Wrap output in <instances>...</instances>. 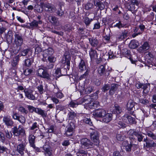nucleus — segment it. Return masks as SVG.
Segmentation results:
<instances>
[{
  "mask_svg": "<svg viewBox=\"0 0 156 156\" xmlns=\"http://www.w3.org/2000/svg\"><path fill=\"white\" fill-rule=\"evenodd\" d=\"M138 87H137V88H142L143 89V92L144 93L146 94L148 93V90H147V86L146 85L140 83H138Z\"/></svg>",
  "mask_w": 156,
  "mask_h": 156,
  "instance_id": "nucleus-39",
  "label": "nucleus"
},
{
  "mask_svg": "<svg viewBox=\"0 0 156 156\" xmlns=\"http://www.w3.org/2000/svg\"><path fill=\"white\" fill-rule=\"evenodd\" d=\"M91 98L89 96L85 97L82 99V103H85L88 104V107L90 109H94L99 105V102L97 101H94L89 102L91 101Z\"/></svg>",
  "mask_w": 156,
  "mask_h": 156,
  "instance_id": "nucleus-3",
  "label": "nucleus"
},
{
  "mask_svg": "<svg viewBox=\"0 0 156 156\" xmlns=\"http://www.w3.org/2000/svg\"><path fill=\"white\" fill-rule=\"evenodd\" d=\"M123 119L125 122L127 124H133L135 122V118L127 114L124 115Z\"/></svg>",
  "mask_w": 156,
  "mask_h": 156,
  "instance_id": "nucleus-15",
  "label": "nucleus"
},
{
  "mask_svg": "<svg viewBox=\"0 0 156 156\" xmlns=\"http://www.w3.org/2000/svg\"><path fill=\"white\" fill-rule=\"evenodd\" d=\"M42 50L41 48L38 46H36L35 50V53L36 54H37L41 52Z\"/></svg>",
  "mask_w": 156,
  "mask_h": 156,
  "instance_id": "nucleus-63",
  "label": "nucleus"
},
{
  "mask_svg": "<svg viewBox=\"0 0 156 156\" xmlns=\"http://www.w3.org/2000/svg\"><path fill=\"white\" fill-rule=\"evenodd\" d=\"M43 152L45 156H52V150L48 145L45 144L43 147Z\"/></svg>",
  "mask_w": 156,
  "mask_h": 156,
  "instance_id": "nucleus-10",
  "label": "nucleus"
},
{
  "mask_svg": "<svg viewBox=\"0 0 156 156\" xmlns=\"http://www.w3.org/2000/svg\"><path fill=\"white\" fill-rule=\"evenodd\" d=\"M121 52L125 57L130 58L132 63L136 64V61H133L132 59L130 58V52L128 50L126 49L125 48L122 50Z\"/></svg>",
  "mask_w": 156,
  "mask_h": 156,
  "instance_id": "nucleus-19",
  "label": "nucleus"
},
{
  "mask_svg": "<svg viewBox=\"0 0 156 156\" xmlns=\"http://www.w3.org/2000/svg\"><path fill=\"white\" fill-rule=\"evenodd\" d=\"M33 72V70L32 69H27L24 71V73L25 75H29L30 74Z\"/></svg>",
  "mask_w": 156,
  "mask_h": 156,
  "instance_id": "nucleus-56",
  "label": "nucleus"
},
{
  "mask_svg": "<svg viewBox=\"0 0 156 156\" xmlns=\"http://www.w3.org/2000/svg\"><path fill=\"white\" fill-rule=\"evenodd\" d=\"M12 32L9 31L8 32V34L6 36V40L8 42H11L12 41L13 36L11 34Z\"/></svg>",
  "mask_w": 156,
  "mask_h": 156,
  "instance_id": "nucleus-42",
  "label": "nucleus"
},
{
  "mask_svg": "<svg viewBox=\"0 0 156 156\" xmlns=\"http://www.w3.org/2000/svg\"><path fill=\"white\" fill-rule=\"evenodd\" d=\"M147 135L149 137H151L153 140H156V135L154 134L152 132L149 131L147 132Z\"/></svg>",
  "mask_w": 156,
  "mask_h": 156,
  "instance_id": "nucleus-49",
  "label": "nucleus"
},
{
  "mask_svg": "<svg viewBox=\"0 0 156 156\" xmlns=\"http://www.w3.org/2000/svg\"><path fill=\"white\" fill-rule=\"evenodd\" d=\"M67 130L66 132V134L67 136H69L72 135L73 131L75 128V125L73 123L71 122L67 126Z\"/></svg>",
  "mask_w": 156,
  "mask_h": 156,
  "instance_id": "nucleus-12",
  "label": "nucleus"
},
{
  "mask_svg": "<svg viewBox=\"0 0 156 156\" xmlns=\"http://www.w3.org/2000/svg\"><path fill=\"white\" fill-rule=\"evenodd\" d=\"M5 136L7 138L10 139L12 138V135L11 132L9 131L8 130H5Z\"/></svg>",
  "mask_w": 156,
  "mask_h": 156,
  "instance_id": "nucleus-57",
  "label": "nucleus"
},
{
  "mask_svg": "<svg viewBox=\"0 0 156 156\" xmlns=\"http://www.w3.org/2000/svg\"><path fill=\"white\" fill-rule=\"evenodd\" d=\"M129 47L132 49H136V44L135 40H132L129 44Z\"/></svg>",
  "mask_w": 156,
  "mask_h": 156,
  "instance_id": "nucleus-44",
  "label": "nucleus"
},
{
  "mask_svg": "<svg viewBox=\"0 0 156 156\" xmlns=\"http://www.w3.org/2000/svg\"><path fill=\"white\" fill-rule=\"evenodd\" d=\"M19 55H16L12 62V65L13 67H15L17 66L20 60Z\"/></svg>",
  "mask_w": 156,
  "mask_h": 156,
  "instance_id": "nucleus-35",
  "label": "nucleus"
},
{
  "mask_svg": "<svg viewBox=\"0 0 156 156\" xmlns=\"http://www.w3.org/2000/svg\"><path fill=\"white\" fill-rule=\"evenodd\" d=\"M149 48V44L147 42H146L144 43L142 46L139 48L138 51L139 52H142L148 50Z\"/></svg>",
  "mask_w": 156,
  "mask_h": 156,
  "instance_id": "nucleus-24",
  "label": "nucleus"
},
{
  "mask_svg": "<svg viewBox=\"0 0 156 156\" xmlns=\"http://www.w3.org/2000/svg\"><path fill=\"white\" fill-rule=\"evenodd\" d=\"M70 60L69 55L68 52H65L62 59V63L65 64V66H66L67 69H69V68Z\"/></svg>",
  "mask_w": 156,
  "mask_h": 156,
  "instance_id": "nucleus-6",
  "label": "nucleus"
},
{
  "mask_svg": "<svg viewBox=\"0 0 156 156\" xmlns=\"http://www.w3.org/2000/svg\"><path fill=\"white\" fill-rule=\"evenodd\" d=\"M62 75V74L61 73V69L60 68H58L53 73V76H51L54 77V79L55 77L57 79Z\"/></svg>",
  "mask_w": 156,
  "mask_h": 156,
  "instance_id": "nucleus-30",
  "label": "nucleus"
},
{
  "mask_svg": "<svg viewBox=\"0 0 156 156\" xmlns=\"http://www.w3.org/2000/svg\"><path fill=\"white\" fill-rule=\"evenodd\" d=\"M26 120V118L24 116L22 115H20L19 116L17 120L23 124L25 123Z\"/></svg>",
  "mask_w": 156,
  "mask_h": 156,
  "instance_id": "nucleus-55",
  "label": "nucleus"
},
{
  "mask_svg": "<svg viewBox=\"0 0 156 156\" xmlns=\"http://www.w3.org/2000/svg\"><path fill=\"white\" fill-rule=\"evenodd\" d=\"M94 5L98 6L100 10H101L104 9L105 7L104 4L99 0H94Z\"/></svg>",
  "mask_w": 156,
  "mask_h": 156,
  "instance_id": "nucleus-25",
  "label": "nucleus"
},
{
  "mask_svg": "<svg viewBox=\"0 0 156 156\" xmlns=\"http://www.w3.org/2000/svg\"><path fill=\"white\" fill-rule=\"evenodd\" d=\"M86 72L85 73L81 76L80 78L82 79L83 78H86L88 75L90 71V70L89 68L86 69Z\"/></svg>",
  "mask_w": 156,
  "mask_h": 156,
  "instance_id": "nucleus-50",
  "label": "nucleus"
},
{
  "mask_svg": "<svg viewBox=\"0 0 156 156\" xmlns=\"http://www.w3.org/2000/svg\"><path fill=\"white\" fill-rule=\"evenodd\" d=\"M93 90V89L91 86H88L85 89V92L86 94L90 93Z\"/></svg>",
  "mask_w": 156,
  "mask_h": 156,
  "instance_id": "nucleus-59",
  "label": "nucleus"
},
{
  "mask_svg": "<svg viewBox=\"0 0 156 156\" xmlns=\"http://www.w3.org/2000/svg\"><path fill=\"white\" fill-rule=\"evenodd\" d=\"M36 113L41 115L43 117H46L47 113L45 112V111L40 108H37Z\"/></svg>",
  "mask_w": 156,
  "mask_h": 156,
  "instance_id": "nucleus-36",
  "label": "nucleus"
},
{
  "mask_svg": "<svg viewBox=\"0 0 156 156\" xmlns=\"http://www.w3.org/2000/svg\"><path fill=\"white\" fill-rule=\"evenodd\" d=\"M18 110L23 113L27 114L28 112L25 108L23 107H20L18 108Z\"/></svg>",
  "mask_w": 156,
  "mask_h": 156,
  "instance_id": "nucleus-64",
  "label": "nucleus"
},
{
  "mask_svg": "<svg viewBox=\"0 0 156 156\" xmlns=\"http://www.w3.org/2000/svg\"><path fill=\"white\" fill-rule=\"evenodd\" d=\"M128 134L131 136L129 137V138L133 140L136 136V133L133 129H130L128 132Z\"/></svg>",
  "mask_w": 156,
  "mask_h": 156,
  "instance_id": "nucleus-33",
  "label": "nucleus"
},
{
  "mask_svg": "<svg viewBox=\"0 0 156 156\" xmlns=\"http://www.w3.org/2000/svg\"><path fill=\"white\" fill-rule=\"evenodd\" d=\"M42 23V20L37 21L36 20H34L30 23V26L32 28H38L39 27L38 25L41 24Z\"/></svg>",
  "mask_w": 156,
  "mask_h": 156,
  "instance_id": "nucleus-21",
  "label": "nucleus"
},
{
  "mask_svg": "<svg viewBox=\"0 0 156 156\" xmlns=\"http://www.w3.org/2000/svg\"><path fill=\"white\" fill-rule=\"evenodd\" d=\"M136 5V0H132L131 2H128L127 5L128 9L130 11H133L135 9V5Z\"/></svg>",
  "mask_w": 156,
  "mask_h": 156,
  "instance_id": "nucleus-22",
  "label": "nucleus"
},
{
  "mask_svg": "<svg viewBox=\"0 0 156 156\" xmlns=\"http://www.w3.org/2000/svg\"><path fill=\"white\" fill-rule=\"evenodd\" d=\"M90 137L93 142L86 138H83L81 140V144L84 147L88 148L92 147L93 145L97 146L99 145L100 140L99 138V133L97 130H93L90 133Z\"/></svg>",
  "mask_w": 156,
  "mask_h": 156,
  "instance_id": "nucleus-1",
  "label": "nucleus"
},
{
  "mask_svg": "<svg viewBox=\"0 0 156 156\" xmlns=\"http://www.w3.org/2000/svg\"><path fill=\"white\" fill-rule=\"evenodd\" d=\"M27 143L26 142L23 141L21 144H19L17 147V151L21 155H23L24 154V151H26L27 149L26 147Z\"/></svg>",
  "mask_w": 156,
  "mask_h": 156,
  "instance_id": "nucleus-7",
  "label": "nucleus"
},
{
  "mask_svg": "<svg viewBox=\"0 0 156 156\" xmlns=\"http://www.w3.org/2000/svg\"><path fill=\"white\" fill-rule=\"evenodd\" d=\"M114 106L115 108L114 110V112H116V113L117 114L120 113L122 112V109L121 107L117 104L115 105Z\"/></svg>",
  "mask_w": 156,
  "mask_h": 156,
  "instance_id": "nucleus-48",
  "label": "nucleus"
},
{
  "mask_svg": "<svg viewBox=\"0 0 156 156\" xmlns=\"http://www.w3.org/2000/svg\"><path fill=\"white\" fill-rule=\"evenodd\" d=\"M110 30L109 29L106 28L105 30V28L103 30L104 33L106 34L107 36H106V39L108 41H109L110 39V37L109 36H108L107 35H110Z\"/></svg>",
  "mask_w": 156,
  "mask_h": 156,
  "instance_id": "nucleus-43",
  "label": "nucleus"
},
{
  "mask_svg": "<svg viewBox=\"0 0 156 156\" xmlns=\"http://www.w3.org/2000/svg\"><path fill=\"white\" fill-rule=\"evenodd\" d=\"M134 106V103L133 101L131 100H129L127 105V109L129 111L133 110V108L135 109Z\"/></svg>",
  "mask_w": 156,
  "mask_h": 156,
  "instance_id": "nucleus-31",
  "label": "nucleus"
},
{
  "mask_svg": "<svg viewBox=\"0 0 156 156\" xmlns=\"http://www.w3.org/2000/svg\"><path fill=\"white\" fill-rule=\"evenodd\" d=\"M83 120L84 122L89 125H90V126H92L93 125L92 122H91V119L89 118V119L86 118H85L83 119Z\"/></svg>",
  "mask_w": 156,
  "mask_h": 156,
  "instance_id": "nucleus-52",
  "label": "nucleus"
},
{
  "mask_svg": "<svg viewBox=\"0 0 156 156\" xmlns=\"http://www.w3.org/2000/svg\"><path fill=\"white\" fill-rule=\"evenodd\" d=\"M92 19H90L88 17L84 18L83 22L86 25V27L89 26L91 22L92 21Z\"/></svg>",
  "mask_w": 156,
  "mask_h": 156,
  "instance_id": "nucleus-45",
  "label": "nucleus"
},
{
  "mask_svg": "<svg viewBox=\"0 0 156 156\" xmlns=\"http://www.w3.org/2000/svg\"><path fill=\"white\" fill-rule=\"evenodd\" d=\"M116 138L117 139L119 140L122 141L124 140L125 137L122 133L118 134L116 135Z\"/></svg>",
  "mask_w": 156,
  "mask_h": 156,
  "instance_id": "nucleus-51",
  "label": "nucleus"
},
{
  "mask_svg": "<svg viewBox=\"0 0 156 156\" xmlns=\"http://www.w3.org/2000/svg\"><path fill=\"white\" fill-rule=\"evenodd\" d=\"M78 68L79 71L82 72L84 70H86V66L84 61L82 59H81L80 62L79 63Z\"/></svg>",
  "mask_w": 156,
  "mask_h": 156,
  "instance_id": "nucleus-27",
  "label": "nucleus"
},
{
  "mask_svg": "<svg viewBox=\"0 0 156 156\" xmlns=\"http://www.w3.org/2000/svg\"><path fill=\"white\" fill-rule=\"evenodd\" d=\"M113 115L112 114L106 112V114L103 117L102 121L105 123H108L112 119Z\"/></svg>",
  "mask_w": 156,
  "mask_h": 156,
  "instance_id": "nucleus-17",
  "label": "nucleus"
},
{
  "mask_svg": "<svg viewBox=\"0 0 156 156\" xmlns=\"http://www.w3.org/2000/svg\"><path fill=\"white\" fill-rule=\"evenodd\" d=\"M144 141L146 143V147H154L156 146V143L153 140H148L144 139Z\"/></svg>",
  "mask_w": 156,
  "mask_h": 156,
  "instance_id": "nucleus-32",
  "label": "nucleus"
},
{
  "mask_svg": "<svg viewBox=\"0 0 156 156\" xmlns=\"http://www.w3.org/2000/svg\"><path fill=\"white\" fill-rule=\"evenodd\" d=\"M98 73L101 75H103L105 78H107L109 75V71H106L105 67L103 65H101L98 69Z\"/></svg>",
  "mask_w": 156,
  "mask_h": 156,
  "instance_id": "nucleus-8",
  "label": "nucleus"
},
{
  "mask_svg": "<svg viewBox=\"0 0 156 156\" xmlns=\"http://www.w3.org/2000/svg\"><path fill=\"white\" fill-rule=\"evenodd\" d=\"M30 51V48H27L22 51L18 55H19V58L21 56H27L28 53Z\"/></svg>",
  "mask_w": 156,
  "mask_h": 156,
  "instance_id": "nucleus-37",
  "label": "nucleus"
},
{
  "mask_svg": "<svg viewBox=\"0 0 156 156\" xmlns=\"http://www.w3.org/2000/svg\"><path fill=\"white\" fill-rule=\"evenodd\" d=\"M24 92L26 96L29 99L33 100H34L37 99L34 94L35 93L31 90L25 89L24 90Z\"/></svg>",
  "mask_w": 156,
  "mask_h": 156,
  "instance_id": "nucleus-11",
  "label": "nucleus"
},
{
  "mask_svg": "<svg viewBox=\"0 0 156 156\" xmlns=\"http://www.w3.org/2000/svg\"><path fill=\"white\" fill-rule=\"evenodd\" d=\"M54 51L53 49L51 48H49L46 49L43 52V56L44 58L43 61H44V58L46 59L50 55H52L54 53Z\"/></svg>",
  "mask_w": 156,
  "mask_h": 156,
  "instance_id": "nucleus-14",
  "label": "nucleus"
},
{
  "mask_svg": "<svg viewBox=\"0 0 156 156\" xmlns=\"http://www.w3.org/2000/svg\"><path fill=\"white\" fill-rule=\"evenodd\" d=\"M87 152L82 150H79L77 153V155L79 156L78 154H83V156H87Z\"/></svg>",
  "mask_w": 156,
  "mask_h": 156,
  "instance_id": "nucleus-61",
  "label": "nucleus"
},
{
  "mask_svg": "<svg viewBox=\"0 0 156 156\" xmlns=\"http://www.w3.org/2000/svg\"><path fill=\"white\" fill-rule=\"evenodd\" d=\"M118 87V84L115 83L112 84L111 86V88H110L109 94L111 95L114 94L117 90Z\"/></svg>",
  "mask_w": 156,
  "mask_h": 156,
  "instance_id": "nucleus-23",
  "label": "nucleus"
},
{
  "mask_svg": "<svg viewBox=\"0 0 156 156\" xmlns=\"http://www.w3.org/2000/svg\"><path fill=\"white\" fill-rule=\"evenodd\" d=\"M68 116L69 120H73L76 118L77 114L76 113L72 110L69 112L68 114Z\"/></svg>",
  "mask_w": 156,
  "mask_h": 156,
  "instance_id": "nucleus-28",
  "label": "nucleus"
},
{
  "mask_svg": "<svg viewBox=\"0 0 156 156\" xmlns=\"http://www.w3.org/2000/svg\"><path fill=\"white\" fill-rule=\"evenodd\" d=\"M6 140V138L4 134L0 131V141L4 143Z\"/></svg>",
  "mask_w": 156,
  "mask_h": 156,
  "instance_id": "nucleus-54",
  "label": "nucleus"
},
{
  "mask_svg": "<svg viewBox=\"0 0 156 156\" xmlns=\"http://www.w3.org/2000/svg\"><path fill=\"white\" fill-rule=\"evenodd\" d=\"M12 131L13 134L16 136H23L25 135V131L23 128L19 129L17 126H14L12 129Z\"/></svg>",
  "mask_w": 156,
  "mask_h": 156,
  "instance_id": "nucleus-5",
  "label": "nucleus"
},
{
  "mask_svg": "<svg viewBox=\"0 0 156 156\" xmlns=\"http://www.w3.org/2000/svg\"><path fill=\"white\" fill-rule=\"evenodd\" d=\"M48 57V60L49 62L54 63L56 60V58L54 56L50 55Z\"/></svg>",
  "mask_w": 156,
  "mask_h": 156,
  "instance_id": "nucleus-46",
  "label": "nucleus"
},
{
  "mask_svg": "<svg viewBox=\"0 0 156 156\" xmlns=\"http://www.w3.org/2000/svg\"><path fill=\"white\" fill-rule=\"evenodd\" d=\"M14 37L16 45L18 46H21L23 43V38L22 35L20 34H16Z\"/></svg>",
  "mask_w": 156,
  "mask_h": 156,
  "instance_id": "nucleus-13",
  "label": "nucleus"
},
{
  "mask_svg": "<svg viewBox=\"0 0 156 156\" xmlns=\"http://www.w3.org/2000/svg\"><path fill=\"white\" fill-rule=\"evenodd\" d=\"M39 125L37 122L33 123L31 126H30V129L31 130H35L36 131H38L39 129Z\"/></svg>",
  "mask_w": 156,
  "mask_h": 156,
  "instance_id": "nucleus-40",
  "label": "nucleus"
},
{
  "mask_svg": "<svg viewBox=\"0 0 156 156\" xmlns=\"http://www.w3.org/2000/svg\"><path fill=\"white\" fill-rule=\"evenodd\" d=\"M37 74L40 77L46 79L50 82H51L54 80V77L50 75L43 68H39L37 71Z\"/></svg>",
  "mask_w": 156,
  "mask_h": 156,
  "instance_id": "nucleus-2",
  "label": "nucleus"
},
{
  "mask_svg": "<svg viewBox=\"0 0 156 156\" xmlns=\"http://www.w3.org/2000/svg\"><path fill=\"white\" fill-rule=\"evenodd\" d=\"M28 109L29 111L31 113L33 112H36L37 108H35L32 106L29 105L28 107Z\"/></svg>",
  "mask_w": 156,
  "mask_h": 156,
  "instance_id": "nucleus-60",
  "label": "nucleus"
},
{
  "mask_svg": "<svg viewBox=\"0 0 156 156\" xmlns=\"http://www.w3.org/2000/svg\"><path fill=\"white\" fill-rule=\"evenodd\" d=\"M3 121L7 126H12L13 124V122L10 116H4Z\"/></svg>",
  "mask_w": 156,
  "mask_h": 156,
  "instance_id": "nucleus-16",
  "label": "nucleus"
},
{
  "mask_svg": "<svg viewBox=\"0 0 156 156\" xmlns=\"http://www.w3.org/2000/svg\"><path fill=\"white\" fill-rule=\"evenodd\" d=\"M146 59H148L150 61H152L153 59V56L150 52H148L146 54Z\"/></svg>",
  "mask_w": 156,
  "mask_h": 156,
  "instance_id": "nucleus-58",
  "label": "nucleus"
},
{
  "mask_svg": "<svg viewBox=\"0 0 156 156\" xmlns=\"http://www.w3.org/2000/svg\"><path fill=\"white\" fill-rule=\"evenodd\" d=\"M60 9L57 10L55 13L59 16H61L64 14V12L62 9V6H60L59 7Z\"/></svg>",
  "mask_w": 156,
  "mask_h": 156,
  "instance_id": "nucleus-53",
  "label": "nucleus"
},
{
  "mask_svg": "<svg viewBox=\"0 0 156 156\" xmlns=\"http://www.w3.org/2000/svg\"><path fill=\"white\" fill-rule=\"evenodd\" d=\"M35 136L32 134H30L29 137V141L30 146L32 147H35Z\"/></svg>",
  "mask_w": 156,
  "mask_h": 156,
  "instance_id": "nucleus-26",
  "label": "nucleus"
},
{
  "mask_svg": "<svg viewBox=\"0 0 156 156\" xmlns=\"http://www.w3.org/2000/svg\"><path fill=\"white\" fill-rule=\"evenodd\" d=\"M83 103L82 102L80 103H78L77 101H71L69 104L70 107L72 108H75L79 104Z\"/></svg>",
  "mask_w": 156,
  "mask_h": 156,
  "instance_id": "nucleus-47",
  "label": "nucleus"
},
{
  "mask_svg": "<svg viewBox=\"0 0 156 156\" xmlns=\"http://www.w3.org/2000/svg\"><path fill=\"white\" fill-rule=\"evenodd\" d=\"M110 86L109 84H105L102 88V90L104 92L110 89Z\"/></svg>",
  "mask_w": 156,
  "mask_h": 156,
  "instance_id": "nucleus-62",
  "label": "nucleus"
},
{
  "mask_svg": "<svg viewBox=\"0 0 156 156\" xmlns=\"http://www.w3.org/2000/svg\"><path fill=\"white\" fill-rule=\"evenodd\" d=\"M89 55L92 61L98 59V55L96 51L92 48H90L89 51Z\"/></svg>",
  "mask_w": 156,
  "mask_h": 156,
  "instance_id": "nucleus-18",
  "label": "nucleus"
},
{
  "mask_svg": "<svg viewBox=\"0 0 156 156\" xmlns=\"http://www.w3.org/2000/svg\"><path fill=\"white\" fill-rule=\"evenodd\" d=\"M9 151V149L6 147L0 145V153H7Z\"/></svg>",
  "mask_w": 156,
  "mask_h": 156,
  "instance_id": "nucleus-41",
  "label": "nucleus"
},
{
  "mask_svg": "<svg viewBox=\"0 0 156 156\" xmlns=\"http://www.w3.org/2000/svg\"><path fill=\"white\" fill-rule=\"evenodd\" d=\"M33 61V60L32 58L26 59L24 61V65L25 66L29 67L31 65Z\"/></svg>",
  "mask_w": 156,
  "mask_h": 156,
  "instance_id": "nucleus-34",
  "label": "nucleus"
},
{
  "mask_svg": "<svg viewBox=\"0 0 156 156\" xmlns=\"http://www.w3.org/2000/svg\"><path fill=\"white\" fill-rule=\"evenodd\" d=\"M122 146L124 147V149H125L127 151H130L131 150V145L129 144L126 141H124L122 143Z\"/></svg>",
  "mask_w": 156,
  "mask_h": 156,
  "instance_id": "nucleus-29",
  "label": "nucleus"
},
{
  "mask_svg": "<svg viewBox=\"0 0 156 156\" xmlns=\"http://www.w3.org/2000/svg\"><path fill=\"white\" fill-rule=\"evenodd\" d=\"M41 5L42 8L46 12H54L56 11V9L55 6L51 3L44 2L41 3Z\"/></svg>",
  "mask_w": 156,
  "mask_h": 156,
  "instance_id": "nucleus-4",
  "label": "nucleus"
},
{
  "mask_svg": "<svg viewBox=\"0 0 156 156\" xmlns=\"http://www.w3.org/2000/svg\"><path fill=\"white\" fill-rule=\"evenodd\" d=\"M106 111L102 109L96 110L93 113V115L95 117L102 118L106 114Z\"/></svg>",
  "mask_w": 156,
  "mask_h": 156,
  "instance_id": "nucleus-9",
  "label": "nucleus"
},
{
  "mask_svg": "<svg viewBox=\"0 0 156 156\" xmlns=\"http://www.w3.org/2000/svg\"><path fill=\"white\" fill-rule=\"evenodd\" d=\"M48 20L50 22L54 23L55 25H58V21L56 18L55 16H49L48 17Z\"/></svg>",
  "mask_w": 156,
  "mask_h": 156,
  "instance_id": "nucleus-38",
  "label": "nucleus"
},
{
  "mask_svg": "<svg viewBox=\"0 0 156 156\" xmlns=\"http://www.w3.org/2000/svg\"><path fill=\"white\" fill-rule=\"evenodd\" d=\"M89 43L93 47L98 46L99 42L98 40L95 37H90L88 38Z\"/></svg>",
  "mask_w": 156,
  "mask_h": 156,
  "instance_id": "nucleus-20",
  "label": "nucleus"
}]
</instances>
